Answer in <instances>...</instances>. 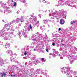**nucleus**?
Returning <instances> with one entry per match:
<instances>
[{
  "instance_id": "c756f323",
  "label": "nucleus",
  "mask_w": 77,
  "mask_h": 77,
  "mask_svg": "<svg viewBox=\"0 0 77 77\" xmlns=\"http://www.w3.org/2000/svg\"><path fill=\"white\" fill-rule=\"evenodd\" d=\"M55 43L56 44H59L60 43V41L58 40H56L55 41Z\"/></svg>"
},
{
  "instance_id": "69168bd1",
  "label": "nucleus",
  "mask_w": 77,
  "mask_h": 77,
  "mask_svg": "<svg viewBox=\"0 0 77 77\" xmlns=\"http://www.w3.org/2000/svg\"><path fill=\"white\" fill-rule=\"evenodd\" d=\"M60 59H63V57H60Z\"/></svg>"
},
{
  "instance_id": "49530a36",
  "label": "nucleus",
  "mask_w": 77,
  "mask_h": 77,
  "mask_svg": "<svg viewBox=\"0 0 77 77\" xmlns=\"http://www.w3.org/2000/svg\"><path fill=\"white\" fill-rule=\"evenodd\" d=\"M55 44H56V43H54V42H53L52 45L53 46H55Z\"/></svg>"
},
{
  "instance_id": "f257e3e1",
  "label": "nucleus",
  "mask_w": 77,
  "mask_h": 77,
  "mask_svg": "<svg viewBox=\"0 0 77 77\" xmlns=\"http://www.w3.org/2000/svg\"><path fill=\"white\" fill-rule=\"evenodd\" d=\"M65 13H67V11H66L64 12L63 9H62L61 11H59V12H58L57 11H55V12H51L49 14V17L51 16V18L50 21H54V19H56V20H58V18L59 17V16H62L63 15V14Z\"/></svg>"
},
{
  "instance_id": "5fc2aeb1",
  "label": "nucleus",
  "mask_w": 77,
  "mask_h": 77,
  "mask_svg": "<svg viewBox=\"0 0 77 77\" xmlns=\"http://www.w3.org/2000/svg\"><path fill=\"white\" fill-rule=\"evenodd\" d=\"M2 3H3V2L2 1H0V5H1V4H2Z\"/></svg>"
},
{
  "instance_id": "4c0bfd02",
  "label": "nucleus",
  "mask_w": 77,
  "mask_h": 77,
  "mask_svg": "<svg viewBox=\"0 0 77 77\" xmlns=\"http://www.w3.org/2000/svg\"><path fill=\"white\" fill-rule=\"evenodd\" d=\"M36 61L37 63H40V61L39 60L38 58H37V59H36Z\"/></svg>"
},
{
  "instance_id": "bf43d9fd",
  "label": "nucleus",
  "mask_w": 77,
  "mask_h": 77,
  "mask_svg": "<svg viewBox=\"0 0 77 77\" xmlns=\"http://www.w3.org/2000/svg\"><path fill=\"white\" fill-rule=\"evenodd\" d=\"M42 60H44V58H42L41 59Z\"/></svg>"
},
{
  "instance_id": "603ef678",
  "label": "nucleus",
  "mask_w": 77,
  "mask_h": 77,
  "mask_svg": "<svg viewBox=\"0 0 77 77\" xmlns=\"http://www.w3.org/2000/svg\"><path fill=\"white\" fill-rule=\"evenodd\" d=\"M71 25H74V23H73V22H71Z\"/></svg>"
},
{
  "instance_id": "a878e982",
  "label": "nucleus",
  "mask_w": 77,
  "mask_h": 77,
  "mask_svg": "<svg viewBox=\"0 0 77 77\" xmlns=\"http://www.w3.org/2000/svg\"><path fill=\"white\" fill-rule=\"evenodd\" d=\"M42 22L43 24H45L47 23V22H48V20H42Z\"/></svg>"
},
{
  "instance_id": "3c124183",
  "label": "nucleus",
  "mask_w": 77,
  "mask_h": 77,
  "mask_svg": "<svg viewBox=\"0 0 77 77\" xmlns=\"http://www.w3.org/2000/svg\"><path fill=\"white\" fill-rule=\"evenodd\" d=\"M46 50L48 53V49H46Z\"/></svg>"
},
{
  "instance_id": "c85d7f7f",
  "label": "nucleus",
  "mask_w": 77,
  "mask_h": 77,
  "mask_svg": "<svg viewBox=\"0 0 77 77\" xmlns=\"http://www.w3.org/2000/svg\"><path fill=\"white\" fill-rule=\"evenodd\" d=\"M6 4H4L2 3L1 5V7L3 8H4V9H5V8H6Z\"/></svg>"
},
{
  "instance_id": "c9c22d12",
  "label": "nucleus",
  "mask_w": 77,
  "mask_h": 77,
  "mask_svg": "<svg viewBox=\"0 0 77 77\" xmlns=\"http://www.w3.org/2000/svg\"><path fill=\"white\" fill-rule=\"evenodd\" d=\"M27 56L28 57H29V58H32V55L31 54H27Z\"/></svg>"
},
{
  "instance_id": "cd10ccee",
  "label": "nucleus",
  "mask_w": 77,
  "mask_h": 77,
  "mask_svg": "<svg viewBox=\"0 0 77 77\" xmlns=\"http://www.w3.org/2000/svg\"><path fill=\"white\" fill-rule=\"evenodd\" d=\"M17 68V66L16 65H13L11 67V68L12 69H15Z\"/></svg>"
},
{
  "instance_id": "4be33fe9",
  "label": "nucleus",
  "mask_w": 77,
  "mask_h": 77,
  "mask_svg": "<svg viewBox=\"0 0 77 77\" xmlns=\"http://www.w3.org/2000/svg\"><path fill=\"white\" fill-rule=\"evenodd\" d=\"M6 53L7 54H10V56H12V51L11 50H8L7 52H6Z\"/></svg>"
},
{
  "instance_id": "09e8293b",
  "label": "nucleus",
  "mask_w": 77,
  "mask_h": 77,
  "mask_svg": "<svg viewBox=\"0 0 77 77\" xmlns=\"http://www.w3.org/2000/svg\"><path fill=\"white\" fill-rule=\"evenodd\" d=\"M3 45V43L0 41V45Z\"/></svg>"
},
{
  "instance_id": "79ce46f5",
  "label": "nucleus",
  "mask_w": 77,
  "mask_h": 77,
  "mask_svg": "<svg viewBox=\"0 0 77 77\" xmlns=\"http://www.w3.org/2000/svg\"><path fill=\"white\" fill-rule=\"evenodd\" d=\"M39 69H37L35 72H36L35 73L36 74H38V72H39Z\"/></svg>"
},
{
  "instance_id": "bb28decb",
  "label": "nucleus",
  "mask_w": 77,
  "mask_h": 77,
  "mask_svg": "<svg viewBox=\"0 0 77 77\" xmlns=\"http://www.w3.org/2000/svg\"><path fill=\"white\" fill-rule=\"evenodd\" d=\"M60 5H61L62 4L61 3H63L65 2L64 0H59V1H58Z\"/></svg>"
},
{
  "instance_id": "f3484780",
  "label": "nucleus",
  "mask_w": 77,
  "mask_h": 77,
  "mask_svg": "<svg viewBox=\"0 0 77 77\" xmlns=\"http://www.w3.org/2000/svg\"><path fill=\"white\" fill-rule=\"evenodd\" d=\"M11 76L12 77H15V71H14V70H11Z\"/></svg>"
},
{
  "instance_id": "412c9836",
  "label": "nucleus",
  "mask_w": 77,
  "mask_h": 77,
  "mask_svg": "<svg viewBox=\"0 0 77 77\" xmlns=\"http://www.w3.org/2000/svg\"><path fill=\"white\" fill-rule=\"evenodd\" d=\"M60 24H63L64 23H65V21L63 19H61L60 20Z\"/></svg>"
},
{
  "instance_id": "58836bf2",
  "label": "nucleus",
  "mask_w": 77,
  "mask_h": 77,
  "mask_svg": "<svg viewBox=\"0 0 77 77\" xmlns=\"http://www.w3.org/2000/svg\"><path fill=\"white\" fill-rule=\"evenodd\" d=\"M4 61L6 63H8V59H5Z\"/></svg>"
},
{
  "instance_id": "e2e57ef3",
  "label": "nucleus",
  "mask_w": 77,
  "mask_h": 77,
  "mask_svg": "<svg viewBox=\"0 0 77 77\" xmlns=\"http://www.w3.org/2000/svg\"><path fill=\"white\" fill-rule=\"evenodd\" d=\"M0 12H2V13L3 12L2 11V10L1 9H0Z\"/></svg>"
},
{
  "instance_id": "f03ea898",
  "label": "nucleus",
  "mask_w": 77,
  "mask_h": 77,
  "mask_svg": "<svg viewBox=\"0 0 77 77\" xmlns=\"http://www.w3.org/2000/svg\"><path fill=\"white\" fill-rule=\"evenodd\" d=\"M60 70L61 72L63 74L67 73L68 75L67 77H77V76H75L77 72L75 71L74 72L72 70H71L70 68L69 67L62 68Z\"/></svg>"
},
{
  "instance_id": "2eb2a0df",
  "label": "nucleus",
  "mask_w": 77,
  "mask_h": 77,
  "mask_svg": "<svg viewBox=\"0 0 77 77\" xmlns=\"http://www.w3.org/2000/svg\"><path fill=\"white\" fill-rule=\"evenodd\" d=\"M66 55H67L68 56V57L69 56V54H68V52L67 51H63V53L62 54V56H63V57H65V56Z\"/></svg>"
},
{
  "instance_id": "393cba45",
  "label": "nucleus",
  "mask_w": 77,
  "mask_h": 77,
  "mask_svg": "<svg viewBox=\"0 0 77 77\" xmlns=\"http://www.w3.org/2000/svg\"><path fill=\"white\" fill-rule=\"evenodd\" d=\"M8 34L10 36H15V35H14V32H10L9 33H8Z\"/></svg>"
},
{
  "instance_id": "7ed1b4c3",
  "label": "nucleus",
  "mask_w": 77,
  "mask_h": 77,
  "mask_svg": "<svg viewBox=\"0 0 77 77\" xmlns=\"http://www.w3.org/2000/svg\"><path fill=\"white\" fill-rule=\"evenodd\" d=\"M26 25L24 26L25 29H22V32L23 35L25 36H26V32L30 30H31L32 32L33 31V29H32V25L29 24V23L28 22L25 23Z\"/></svg>"
},
{
  "instance_id": "b1692460",
  "label": "nucleus",
  "mask_w": 77,
  "mask_h": 77,
  "mask_svg": "<svg viewBox=\"0 0 77 77\" xmlns=\"http://www.w3.org/2000/svg\"><path fill=\"white\" fill-rule=\"evenodd\" d=\"M0 73V77H3L4 75H6V73L3 72L2 73Z\"/></svg>"
},
{
  "instance_id": "20e7f679",
  "label": "nucleus",
  "mask_w": 77,
  "mask_h": 77,
  "mask_svg": "<svg viewBox=\"0 0 77 77\" xmlns=\"http://www.w3.org/2000/svg\"><path fill=\"white\" fill-rule=\"evenodd\" d=\"M32 41H37V40L38 41H40L41 39H44L42 35V34L39 33V32H37L36 34H35L33 35V36H32Z\"/></svg>"
},
{
  "instance_id": "ea45409f",
  "label": "nucleus",
  "mask_w": 77,
  "mask_h": 77,
  "mask_svg": "<svg viewBox=\"0 0 77 77\" xmlns=\"http://www.w3.org/2000/svg\"><path fill=\"white\" fill-rule=\"evenodd\" d=\"M70 60V63H71V64H72V63L73 62H74V60H71V59H69Z\"/></svg>"
},
{
  "instance_id": "6ab92c4d",
  "label": "nucleus",
  "mask_w": 77,
  "mask_h": 77,
  "mask_svg": "<svg viewBox=\"0 0 77 77\" xmlns=\"http://www.w3.org/2000/svg\"><path fill=\"white\" fill-rule=\"evenodd\" d=\"M12 2H13V0H8V6H12V5L11 4H10L11 3H12Z\"/></svg>"
},
{
  "instance_id": "f704fd0d",
  "label": "nucleus",
  "mask_w": 77,
  "mask_h": 77,
  "mask_svg": "<svg viewBox=\"0 0 77 77\" xmlns=\"http://www.w3.org/2000/svg\"><path fill=\"white\" fill-rule=\"evenodd\" d=\"M13 3H14V5H13V7H14H14H16L17 6V3L16 2H14L13 1Z\"/></svg>"
},
{
  "instance_id": "0e129e2a",
  "label": "nucleus",
  "mask_w": 77,
  "mask_h": 77,
  "mask_svg": "<svg viewBox=\"0 0 77 77\" xmlns=\"http://www.w3.org/2000/svg\"><path fill=\"white\" fill-rule=\"evenodd\" d=\"M21 26V24L20 23L19 24V26Z\"/></svg>"
},
{
  "instance_id": "423d86ee",
  "label": "nucleus",
  "mask_w": 77,
  "mask_h": 77,
  "mask_svg": "<svg viewBox=\"0 0 77 77\" xmlns=\"http://www.w3.org/2000/svg\"><path fill=\"white\" fill-rule=\"evenodd\" d=\"M68 43L69 45L67 46V48H69V50H76L77 49V48H75V46H71V42H72V40H71V41L70 40H69L67 42Z\"/></svg>"
},
{
  "instance_id": "aec40b11",
  "label": "nucleus",
  "mask_w": 77,
  "mask_h": 77,
  "mask_svg": "<svg viewBox=\"0 0 77 77\" xmlns=\"http://www.w3.org/2000/svg\"><path fill=\"white\" fill-rule=\"evenodd\" d=\"M9 45H10L8 43H7L5 44V48H6V49H8L9 48L10 46Z\"/></svg>"
},
{
  "instance_id": "774afa93",
  "label": "nucleus",
  "mask_w": 77,
  "mask_h": 77,
  "mask_svg": "<svg viewBox=\"0 0 77 77\" xmlns=\"http://www.w3.org/2000/svg\"><path fill=\"white\" fill-rule=\"evenodd\" d=\"M63 18H65V19H66V16H63Z\"/></svg>"
},
{
  "instance_id": "864d4df0",
  "label": "nucleus",
  "mask_w": 77,
  "mask_h": 77,
  "mask_svg": "<svg viewBox=\"0 0 77 77\" xmlns=\"http://www.w3.org/2000/svg\"><path fill=\"white\" fill-rule=\"evenodd\" d=\"M2 21H3V22L5 21V23H6V21H5L4 20H2Z\"/></svg>"
},
{
  "instance_id": "de8ad7c7",
  "label": "nucleus",
  "mask_w": 77,
  "mask_h": 77,
  "mask_svg": "<svg viewBox=\"0 0 77 77\" xmlns=\"http://www.w3.org/2000/svg\"><path fill=\"white\" fill-rule=\"evenodd\" d=\"M32 59L33 60H34V59H35V57H32Z\"/></svg>"
},
{
  "instance_id": "5701e85b",
  "label": "nucleus",
  "mask_w": 77,
  "mask_h": 77,
  "mask_svg": "<svg viewBox=\"0 0 77 77\" xmlns=\"http://www.w3.org/2000/svg\"><path fill=\"white\" fill-rule=\"evenodd\" d=\"M38 74H44V71L43 70H39L38 72Z\"/></svg>"
},
{
  "instance_id": "39448f33",
  "label": "nucleus",
  "mask_w": 77,
  "mask_h": 77,
  "mask_svg": "<svg viewBox=\"0 0 77 77\" xmlns=\"http://www.w3.org/2000/svg\"><path fill=\"white\" fill-rule=\"evenodd\" d=\"M12 26H11V22L8 23V24H5L3 28L4 29H6V30L9 31L11 29V31H12L13 29L12 28Z\"/></svg>"
},
{
  "instance_id": "37998d69",
  "label": "nucleus",
  "mask_w": 77,
  "mask_h": 77,
  "mask_svg": "<svg viewBox=\"0 0 77 77\" xmlns=\"http://www.w3.org/2000/svg\"><path fill=\"white\" fill-rule=\"evenodd\" d=\"M24 55H26V54H27V51H24Z\"/></svg>"
},
{
  "instance_id": "a211bd4d",
  "label": "nucleus",
  "mask_w": 77,
  "mask_h": 77,
  "mask_svg": "<svg viewBox=\"0 0 77 77\" xmlns=\"http://www.w3.org/2000/svg\"><path fill=\"white\" fill-rule=\"evenodd\" d=\"M22 30H21L22 34H21V32H18V35H19V38L21 37V36H22V35H23V36H24L25 37V38H26V37H27V34H26V36H24V35H23V32H22Z\"/></svg>"
},
{
  "instance_id": "473e14b6",
  "label": "nucleus",
  "mask_w": 77,
  "mask_h": 77,
  "mask_svg": "<svg viewBox=\"0 0 77 77\" xmlns=\"http://www.w3.org/2000/svg\"><path fill=\"white\" fill-rule=\"evenodd\" d=\"M29 71L30 72H31V73H34L35 72H35L34 71V69H31L29 70Z\"/></svg>"
},
{
  "instance_id": "4468645a",
  "label": "nucleus",
  "mask_w": 77,
  "mask_h": 77,
  "mask_svg": "<svg viewBox=\"0 0 77 77\" xmlns=\"http://www.w3.org/2000/svg\"><path fill=\"white\" fill-rule=\"evenodd\" d=\"M53 52L54 53H53V57H54V56H56L57 55L58 56V55L57 54H59V52H58V51H56V49H54Z\"/></svg>"
},
{
  "instance_id": "dca6fc26",
  "label": "nucleus",
  "mask_w": 77,
  "mask_h": 77,
  "mask_svg": "<svg viewBox=\"0 0 77 77\" xmlns=\"http://www.w3.org/2000/svg\"><path fill=\"white\" fill-rule=\"evenodd\" d=\"M5 11L7 12L8 13H12V10H8L7 9H9V8L8 7H5Z\"/></svg>"
},
{
  "instance_id": "a19ab883",
  "label": "nucleus",
  "mask_w": 77,
  "mask_h": 77,
  "mask_svg": "<svg viewBox=\"0 0 77 77\" xmlns=\"http://www.w3.org/2000/svg\"><path fill=\"white\" fill-rule=\"evenodd\" d=\"M44 75H45L46 76V77H49V75H48L47 73H45V74H44Z\"/></svg>"
},
{
  "instance_id": "9d476101",
  "label": "nucleus",
  "mask_w": 77,
  "mask_h": 77,
  "mask_svg": "<svg viewBox=\"0 0 77 77\" xmlns=\"http://www.w3.org/2000/svg\"><path fill=\"white\" fill-rule=\"evenodd\" d=\"M29 21H30L31 23H32L33 24L35 25V26H36L39 23V21H37L36 22L37 23H36L35 22L36 21V17H35L34 18H33V17H32V18L31 17L29 19Z\"/></svg>"
},
{
  "instance_id": "2f4dec72",
  "label": "nucleus",
  "mask_w": 77,
  "mask_h": 77,
  "mask_svg": "<svg viewBox=\"0 0 77 77\" xmlns=\"http://www.w3.org/2000/svg\"><path fill=\"white\" fill-rule=\"evenodd\" d=\"M76 50H75V49L72 50V51H69V52H71L72 54H75V53H76V52H75Z\"/></svg>"
},
{
  "instance_id": "7c9ffc66",
  "label": "nucleus",
  "mask_w": 77,
  "mask_h": 77,
  "mask_svg": "<svg viewBox=\"0 0 77 77\" xmlns=\"http://www.w3.org/2000/svg\"><path fill=\"white\" fill-rule=\"evenodd\" d=\"M3 62H4V61H3V60L0 58V65H1L2 64H3Z\"/></svg>"
},
{
  "instance_id": "680f3d73",
  "label": "nucleus",
  "mask_w": 77,
  "mask_h": 77,
  "mask_svg": "<svg viewBox=\"0 0 77 77\" xmlns=\"http://www.w3.org/2000/svg\"><path fill=\"white\" fill-rule=\"evenodd\" d=\"M60 51H62V48H60Z\"/></svg>"
},
{
  "instance_id": "f8f14e48",
  "label": "nucleus",
  "mask_w": 77,
  "mask_h": 77,
  "mask_svg": "<svg viewBox=\"0 0 77 77\" xmlns=\"http://www.w3.org/2000/svg\"><path fill=\"white\" fill-rule=\"evenodd\" d=\"M12 56L11 57V58H10L11 60V62H15V57L17 56V55H16V54H13V53H12Z\"/></svg>"
},
{
  "instance_id": "4d7b16f0",
  "label": "nucleus",
  "mask_w": 77,
  "mask_h": 77,
  "mask_svg": "<svg viewBox=\"0 0 77 77\" xmlns=\"http://www.w3.org/2000/svg\"><path fill=\"white\" fill-rule=\"evenodd\" d=\"M25 21L26 22L25 23V24H26V23H29V22H28V20H25Z\"/></svg>"
},
{
  "instance_id": "1a4fd4ad",
  "label": "nucleus",
  "mask_w": 77,
  "mask_h": 77,
  "mask_svg": "<svg viewBox=\"0 0 77 77\" xmlns=\"http://www.w3.org/2000/svg\"><path fill=\"white\" fill-rule=\"evenodd\" d=\"M15 69H17V70L21 71H24V72H25L27 71V68L26 67L24 66L20 67H16Z\"/></svg>"
},
{
  "instance_id": "6e6552de",
  "label": "nucleus",
  "mask_w": 77,
  "mask_h": 77,
  "mask_svg": "<svg viewBox=\"0 0 77 77\" xmlns=\"http://www.w3.org/2000/svg\"><path fill=\"white\" fill-rule=\"evenodd\" d=\"M23 18H24L23 17H21V18H17L15 20H13L12 22H11V25L12 24V23H19L20 21V22H24V20Z\"/></svg>"
},
{
  "instance_id": "9b49d317",
  "label": "nucleus",
  "mask_w": 77,
  "mask_h": 77,
  "mask_svg": "<svg viewBox=\"0 0 77 77\" xmlns=\"http://www.w3.org/2000/svg\"><path fill=\"white\" fill-rule=\"evenodd\" d=\"M69 59H70V60L75 61V60H77V57L72 55V56H71V55H69L68 58Z\"/></svg>"
},
{
  "instance_id": "338daca9",
  "label": "nucleus",
  "mask_w": 77,
  "mask_h": 77,
  "mask_svg": "<svg viewBox=\"0 0 77 77\" xmlns=\"http://www.w3.org/2000/svg\"><path fill=\"white\" fill-rule=\"evenodd\" d=\"M62 45H63V46H65V45L63 43L62 44Z\"/></svg>"
},
{
  "instance_id": "8fccbe9b",
  "label": "nucleus",
  "mask_w": 77,
  "mask_h": 77,
  "mask_svg": "<svg viewBox=\"0 0 77 77\" xmlns=\"http://www.w3.org/2000/svg\"><path fill=\"white\" fill-rule=\"evenodd\" d=\"M33 50L34 51H36V50H37V49H36V48H34Z\"/></svg>"
},
{
  "instance_id": "0eeeda50",
  "label": "nucleus",
  "mask_w": 77,
  "mask_h": 77,
  "mask_svg": "<svg viewBox=\"0 0 77 77\" xmlns=\"http://www.w3.org/2000/svg\"><path fill=\"white\" fill-rule=\"evenodd\" d=\"M8 35V32H5L4 33L3 32V31H0V36L1 38L4 37V40H8L7 36Z\"/></svg>"
},
{
  "instance_id": "72a5a7b5",
  "label": "nucleus",
  "mask_w": 77,
  "mask_h": 77,
  "mask_svg": "<svg viewBox=\"0 0 77 77\" xmlns=\"http://www.w3.org/2000/svg\"><path fill=\"white\" fill-rule=\"evenodd\" d=\"M20 2L21 3H25V4H27V3H26V0H20Z\"/></svg>"
},
{
  "instance_id": "052dcab7",
  "label": "nucleus",
  "mask_w": 77,
  "mask_h": 77,
  "mask_svg": "<svg viewBox=\"0 0 77 77\" xmlns=\"http://www.w3.org/2000/svg\"><path fill=\"white\" fill-rule=\"evenodd\" d=\"M73 23H74V24H75V21H74L73 20Z\"/></svg>"
},
{
  "instance_id": "13d9d810",
  "label": "nucleus",
  "mask_w": 77,
  "mask_h": 77,
  "mask_svg": "<svg viewBox=\"0 0 77 77\" xmlns=\"http://www.w3.org/2000/svg\"><path fill=\"white\" fill-rule=\"evenodd\" d=\"M38 16L39 17V18H41V14H39L38 15Z\"/></svg>"
},
{
  "instance_id": "c03bdc74",
  "label": "nucleus",
  "mask_w": 77,
  "mask_h": 77,
  "mask_svg": "<svg viewBox=\"0 0 77 77\" xmlns=\"http://www.w3.org/2000/svg\"><path fill=\"white\" fill-rule=\"evenodd\" d=\"M64 40L63 39H61V42H64Z\"/></svg>"
},
{
  "instance_id": "e433bc0d",
  "label": "nucleus",
  "mask_w": 77,
  "mask_h": 77,
  "mask_svg": "<svg viewBox=\"0 0 77 77\" xmlns=\"http://www.w3.org/2000/svg\"><path fill=\"white\" fill-rule=\"evenodd\" d=\"M7 40H10V39H11V37H10V35H9L8 34V35H7Z\"/></svg>"
},
{
  "instance_id": "ddd939ff",
  "label": "nucleus",
  "mask_w": 77,
  "mask_h": 77,
  "mask_svg": "<svg viewBox=\"0 0 77 77\" xmlns=\"http://www.w3.org/2000/svg\"><path fill=\"white\" fill-rule=\"evenodd\" d=\"M73 35H69V37L70 38V40H69V41H71V39L72 40V39H74V40H76V39H77V36L76 35H75L74 36H73V37L72 36Z\"/></svg>"
},
{
  "instance_id": "6e6d98bb",
  "label": "nucleus",
  "mask_w": 77,
  "mask_h": 77,
  "mask_svg": "<svg viewBox=\"0 0 77 77\" xmlns=\"http://www.w3.org/2000/svg\"><path fill=\"white\" fill-rule=\"evenodd\" d=\"M58 30H59V31H60V30H61V28H59L58 29Z\"/></svg>"
},
{
  "instance_id": "a18cd8bd",
  "label": "nucleus",
  "mask_w": 77,
  "mask_h": 77,
  "mask_svg": "<svg viewBox=\"0 0 77 77\" xmlns=\"http://www.w3.org/2000/svg\"><path fill=\"white\" fill-rule=\"evenodd\" d=\"M70 30H72L73 29H72V26H71L69 29Z\"/></svg>"
}]
</instances>
